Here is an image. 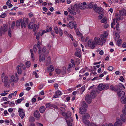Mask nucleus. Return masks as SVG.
I'll return each instance as SVG.
<instances>
[{
	"label": "nucleus",
	"mask_w": 126,
	"mask_h": 126,
	"mask_svg": "<svg viewBox=\"0 0 126 126\" xmlns=\"http://www.w3.org/2000/svg\"><path fill=\"white\" fill-rule=\"evenodd\" d=\"M90 96L93 98H95L96 96L95 91L94 90L91 91Z\"/></svg>",
	"instance_id": "nucleus-22"
},
{
	"label": "nucleus",
	"mask_w": 126,
	"mask_h": 126,
	"mask_svg": "<svg viewBox=\"0 0 126 126\" xmlns=\"http://www.w3.org/2000/svg\"><path fill=\"white\" fill-rule=\"evenodd\" d=\"M76 50V51L75 53V55L78 57L80 58L81 57V50L78 48H77Z\"/></svg>",
	"instance_id": "nucleus-14"
},
{
	"label": "nucleus",
	"mask_w": 126,
	"mask_h": 126,
	"mask_svg": "<svg viewBox=\"0 0 126 126\" xmlns=\"http://www.w3.org/2000/svg\"><path fill=\"white\" fill-rule=\"evenodd\" d=\"M20 67H22L24 70H25L26 69V67L25 65L23 63H21L20 64Z\"/></svg>",
	"instance_id": "nucleus-53"
},
{
	"label": "nucleus",
	"mask_w": 126,
	"mask_h": 126,
	"mask_svg": "<svg viewBox=\"0 0 126 126\" xmlns=\"http://www.w3.org/2000/svg\"><path fill=\"white\" fill-rule=\"evenodd\" d=\"M93 98L92 97L89 95V94H87L85 97V99L86 101L88 103H90L92 101V99Z\"/></svg>",
	"instance_id": "nucleus-13"
},
{
	"label": "nucleus",
	"mask_w": 126,
	"mask_h": 126,
	"mask_svg": "<svg viewBox=\"0 0 126 126\" xmlns=\"http://www.w3.org/2000/svg\"><path fill=\"white\" fill-rule=\"evenodd\" d=\"M86 109L83 107H81L79 110V112L81 114L85 113L86 111Z\"/></svg>",
	"instance_id": "nucleus-12"
},
{
	"label": "nucleus",
	"mask_w": 126,
	"mask_h": 126,
	"mask_svg": "<svg viewBox=\"0 0 126 126\" xmlns=\"http://www.w3.org/2000/svg\"><path fill=\"white\" fill-rule=\"evenodd\" d=\"M82 107H83L86 108H87L88 107V106L86 103L83 102V106Z\"/></svg>",
	"instance_id": "nucleus-62"
},
{
	"label": "nucleus",
	"mask_w": 126,
	"mask_h": 126,
	"mask_svg": "<svg viewBox=\"0 0 126 126\" xmlns=\"http://www.w3.org/2000/svg\"><path fill=\"white\" fill-rule=\"evenodd\" d=\"M42 52H41L40 51H39V54L40 61H43L45 60V56L47 55L48 54V52L47 51H46V48L45 47H43L42 48Z\"/></svg>",
	"instance_id": "nucleus-3"
},
{
	"label": "nucleus",
	"mask_w": 126,
	"mask_h": 126,
	"mask_svg": "<svg viewBox=\"0 0 126 126\" xmlns=\"http://www.w3.org/2000/svg\"><path fill=\"white\" fill-rule=\"evenodd\" d=\"M101 42L100 38L97 37H95L93 41L91 40H89L88 42V46L91 47L92 49L94 48L96 46L99 45H101Z\"/></svg>",
	"instance_id": "nucleus-1"
},
{
	"label": "nucleus",
	"mask_w": 126,
	"mask_h": 126,
	"mask_svg": "<svg viewBox=\"0 0 126 126\" xmlns=\"http://www.w3.org/2000/svg\"><path fill=\"white\" fill-rule=\"evenodd\" d=\"M82 4L84 5H85L86 4V3L85 2H83V4L81 3H80L79 4V6L80 8L82 10H83L85 9V8L82 5Z\"/></svg>",
	"instance_id": "nucleus-18"
},
{
	"label": "nucleus",
	"mask_w": 126,
	"mask_h": 126,
	"mask_svg": "<svg viewBox=\"0 0 126 126\" xmlns=\"http://www.w3.org/2000/svg\"><path fill=\"white\" fill-rule=\"evenodd\" d=\"M30 121L32 122H33L35 121L34 118L32 117H30L29 119Z\"/></svg>",
	"instance_id": "nucleus-45"
},
{
	"label": "nucleus",
	"mask_w": 126,
	"mask_h": 126,
	"mask_svg": "<svg viewBox=\"0 0 126 126\" xmlns=\"http://www.w3.org/2000/svg\"><path fill=\"white\" fill-rule=\"evenodd\" d=\"M45 64L46 66L49 65L51 63L50 60V58L49 56L47 57L45 61Z\"/></svg>",
	"instance_id": "nucleus-16"
},
{
	"label": "nucleus",
	"mask_w": 126,
	"mask_h": 126,
	"mask_svg": "<svg viewBox=\"0 0 126 126\" xmlns=\"http://www.w3.org/2000/svg\"><path fill=\"white\" fill-rule=\"evenodd\" d=\"M69 17L71 19V20H73L74 19V17L73 16L70 15H69Z\"/></svg>",
	"instance_id": "nucleus-64"
},
{
	"label": "nucleus",
	"mask_w": 126,
	"mask_h": 126,
	"mask_svg": "<svg viewBox=\"0 0 126 126\" xmlns=\"http://www.w3.org/2000/svg\"><path fill=\"white\" fill-rule=\"evenodd\" d=\"M60 109L61 111V112H65V109L63 107H61L60 108Z\"/></svg>",
	"instance_id": "nucleus-55"
},
{
	"label": "nucleus",
	"mask_w": 126,
	"mask_h": 126,
	"mask_svg": "<svg viewBox=\"0 0 126 126\" xmlns=\"http://www.w3.org/2000/svg\"><path fill=\"white\" fill-rule=\"evenodd\" d=\"M33 23L32 22H31L29 24L28 27L29 29H32L33 28Z\"/></svg>",
	"instance_id": "nucleus-34"
},
{
	"label": "nucleus",
	"mask_w": 126,
	"mask_h": 126,
	"mask_svg": "<svg viewBox=\"0 0 126 126\" xmlns=\"http://www.w3.org/2000/svg\"><path fill=\"white\" fill-rule=\"evenodd\" d=\"M18 111L19 113V115L20 117L22 119L25 116V113L23 110L20 108H19Z\"/></svg>",
	"instance_id": "nucleus-11"
},
{
	"label": "nucleus",
	"mask_w": 126,
	"mask_h": 126,
	"mask_svg": "<svg viewBox=\"0 0 126 126\" xmlns=\"http://www.w3.org/2000/svg\"><path fill=\"white\" fill-rule=\"evenodd\" d=\"M73 120L71 118H70L68 120H66V122L68 126H72V122L73 121Z\"/></svg>",
	"instance_id": "nucleus-20"
},
{
	"label": "nucleus",
	"mask_w": 126,
	"mask_h": 126,
	"mask_svg": "<svg viewBox=\"0 0 126 126\" xmlns=\"http://www.w3.org/2000/svg\"><path fill=\"white\" fill-rule=\"evenodd\" d=\"M85 88V86H82L80 88V91L82 92L81 94H82V92H83L84 91Z\"/></svg>",
	"instance_id": "nucleus-42"
},
{
	"label": "nucleus",
	"mask_w": 126,
	"mask_h": 126,
	"mask_svg": "<svg viewBox=\"0 0 126 126\" xmlns=\"http://www.w3.org/2000/svg\"><path fill=\"white\" fill-rule=\"evenodd\" d=\"M10 82V84L12 85H13L14 83L17 82L18 80L17 75L16 73L15 74V76L12 75L11 76Z\"/></svg>",
	"instance_id": "nucleus-4"
},
{
	"label": "nucleus",
	"mask_w": 126,
	"mask_h": 126,
	"mask_svg": "<svg viewBox=\"0 0 126 126\" xmlns=\"http://www.w3.org/2000/svg\"><path fill=\"white\" fill-rule=\"evenodd\" d=\"M122 112L125 115H126V104L124 105V108L123 109Z\"/></svg>",
	"instance_id": "nucleus-33"
},
{
	"label": "nucleus",
	"mask_w": 126,
	"mask_h": 126,
	"mask_svg": "<svg viewBox=\"0 0 126 126\" xmlns=\"http://www.w3.org/2000/svg\"><path fill=\"white\" fill-rule=\"evenodd\" d=\"M8 35L10 37H11L12 36L11 31L10 28H9L8 31Z\"/></svg>",
	"instance_id": "nucleus-44"
},
{
	"label": "nucleus",
	"mask_w": 126,
	"mask_h": 126,
	"mask_svg": "<svg viewBox=\"0 0 126 126\" xmlns=\"http://www.w3.org/2000/svg\"><path fill=\"white\" fill-rule=\"evenodd\" d=\"M54 30L55 33L56 34H58V29L57 27H54Z\"/></svg>",
	"instance_id": "nucleus-48"
},
{
	"label": "nucleus",
	"mask_w": 126,
	"mask_h": 126,
	"mask_svg": "<svg viewBox=\"0 0 126 126\" xmlns=\"http://www.w3.org/2000/svg\"><path fill=\"white\" fill-rule=\"evenodd\" d=\"M1 79L2 81L4 83L5 86L7 87L10 85V80L8 78V76L5 75L4 73H3L2 74Z\"/></svg>",
	"instance_id": "nucleus-2"
},
{
	"label": "nucleus",
	"mask_w": 126,
	"mask_h": 126,
	"mask_svg": "<svg viewBox=\"0 0 126 126\" xmlns=\"http://www.w3.org/2000/svg\"><path fill=\"white\" fill-rule=\"evenodd\" d=\"M118 96L119 97H121V99H122L125 95V93L123 91H120L117 92Z\"/></svg>",
	"instance_id": "nucleus-10"
},
{
	"label": "nucleus",
	"mask_w": 126,
	"mask_h": 126,
	"mask_svg": "<svg viewBox=\"0 0 126 126\" xmlns=\"http://www.w3.org/2000/svg\"><path fill=\"white\" fill-rule=\"evenodd\" d=\"M29 21V19L28 18H24L23 19H20V22L22 28L24 27L25 28L26 25L27 24Z\"/></svg>",
	"instance_id": "nucleus-6"
},
{
	"label": "nucleus",
	"mask_w": 126,
	"mask_h": 126,
	"mask_svg": "<svg viewBox=\"0 0 126 126\" xmlns=\"http://www.w3.org/2000/svg\"><path fill=\"white\" fill-rule=\"evenodd\" d=\"M61 113L63 116H65L66 117L68 116V114H67V113H65V112H61Z\"/></svg>",
	"instance_id": "nucleus-57"
},
{
	"label": "nucleus",
	"mask_w": 126,
	"mask_h": 126,
	"mask_svg": "<svg viewBox=\"0 0 126 126\" xmlns=\"http://www.w3.org/2000/svg\"><path fill=\"white\" fill-rule=\"evenodd\" d=\"M62 94V93L61 91L58 90L57 91L55 92V94L53 95V98H58L59 97V96L61 95Z\"/></svg>",
	"instance_id": "nucleus-8"
},
{
	"label": "nucleus",
	"mask_w": 126,
	"mask_h": 126,
	"mask_svg": "<svg viewBox=\"0 0 126 126\" xmlns=\"http://www.w3.org/2000/svg\"><path fill=\"white\" fill-rule=\"evenodd\" d=\"M46 106L47 108H49L52 107V104L48 103L46 104Z\"/></svg>",
	"instance_id": "nucleus-37"
},
{
	"label": "nucleus",
	"mask_w": 126,
	"mask_h": 126,
	"mask_svg": "<svg viewBox=\"0 0 126 126\" xmlns=\"http://www.w3.org/2000/svg\"><path fill=\"white\" fill-rule=\"evenodd\" d=\"M94 10L95 11L96 13H97L98 11V10L100 8L98 7L97 5L96 4H94L93 5Z\"/></svg>",
	"instance_id": "nucleus-21"
},
{
	"label": "nucleus",
	"mask_w": 126,
	"mask_h": 126,
	"mask_svg": "<svg viewBox=\"0 0 126 126\" xmlns=\"http://www.w3.org/2000/svg\"><path fill=\"white\" fill-rule=\"evenodd\" d=\"M72 66H71V64H70L69 65V67L68 69V70L69 71L71 70V69L72 68Z\"/></svg>",
	"instance_id": "nucleus-61"
},
{
	"label": "nucleus",
	"mask_w": 126,
	"mask_h": 126,
	"mask_svg": "<svg viewBox=\"0 0 126 126\" xmlns=\"http://www.w3.org/2000/svg\"><path fill=\"white\" fill-rule=\"evenodd\" d=\"M122 124L121 123L120 120H118L114 124V126H120Z\"/></svg>",
	"instance_id": "nucleus-24"
},
{
	"label": "nucleus",
	"mask_w": 126,
	"mask_h": 126,
	"mask_svg": "<svg viewBox=\"0 0 126 126\" xmlns=\"http://www.w3.org/2000/svg\"><path fill=\"white\" fill-rule=\"evenodd\" d=\"M122 40L121 39H120L117 41L116 43V44L118 46H120L121 44V43Z\"/></svg>",
	"instance_id": "nucleus-41"
},
{
	"label": "nucleus",
	"mask_w": 126,
	"mask_h": 126,
	"mask_svg": "<svg viewBox=\"0 0 126 126\" xmlns=\"http://www.w3.org/2000/svg\"><path fill=\"white\" fill-rule=\"evenodd\" d=\"M87 8H89V9H91L92 8L93 6V4L92 3H90L87 5Z\"/></svg>",
	"instance_id": "nucleus-36"
},
{
	"label": "nucleus",
	"mask_w": 126,
	"mask_h": 126,
	"mask_svg": "<svg viewBox=\"0 0 126 126\" xmlns=\"http://www.w3.org/2000/svg\"><path fill=\"white\" fill-rule=\"evenodd\" d=\"M83 123L85 124V126H87L88 124V120L85 121H83Z\"/></svg>",
	"instance_id": "nucleus-58"
},
{
	"label": "nucleus",
	"mask_w": 126,
	"mask_h": 126,
	"mask_svg": "<svg viewBox=\"0 0 126 126\" xmlns=\"http://www.w3.org/2000/svg\"><path fill=\"white\" fill-rule=\"evenodd\" d=\"M110 89L112 91H116V89L115 88V87L112 85L110 86Z\"/></svg>",
	"instance_id": "nucleus-49"
},
{
	"label": "nucleus",
	"mask_w": 126,
	"mask_h": 126,
	"mask_svg": "<svg viewBox=\"0 0 126 126\" xmlns=\"http://www.w3.org/2000/svg\"><path fill=\"white\" fill-rule=\"evenodd\" d=\"M120 117L121 119L123 122H125L126 121L125 115V114H122L121 115Z\"/></svg>",
	"instance_id": "nucleus-27"
},
{
	"label": "nucleus",
	"mask_w": 126,
	"mask_h": 126,
	"mask_svg": "<svg viewBox=\"0 0 126 126\" xmlns=\"http://www.w3.org/2000/svg\"><path fill=\"white\" fill-rule=\"evenodd\" d=\"M15 21H14L13 22L12 24L11 25V28L12 29H13L14 28L15 26Z\"/></svg>",
	"instance_id": "nucleus-50"
},
{
	"label": "nucleus",
	"mask_w": 126,
	"mask_h": 126,
	"mask_svg": "<svg viewBox=\"0 0 126 126\" xmlns=\"http://www.w3.org/2000/svg\"><path fill=\"white\" fill-rule=\"evenodd\" d=\"M113 69V67L112 66H110L108 67V69L110 71H112Z\"/></svg>",
	"instance_id": "nucleus-54"
},
{
	"label": "nucleus",
	"mask_w": 126,
	"mask_h": 126,
	"mask_svg": "<svg viewBox=\"0 0 126 126\" xmlns=\"http://www.w3.org/2000/svg\"><path fill=\"white\" fill-rule=\"evenodd\" d=\"M107 20L105 18H104L102 20H101V22L102 23H106L107 22Z\"/></svg>",
	"instance_id": "nucleus-52"
},
{
	"label": "nucleus",
	"mask_w": 126,
	"mask_h": 126,
	"mask_svg": "<svg viewBox=\"0 0 126 126\" xmlns=\"http://www.w3.org/2000/svg\"><path fill=\"white\" fill-rule=\"evenodd\" d=\"M61 71V73L62 74L64 75L66 73V69L65 67H63Z\"/></svg>",
	"instance_id": "nucleus-29"
},
{
	"label": "nucleus",
	"mask_w": 126,
	"mask_h": 126,
	"mask_svg": "<svg viewBox=\"0 0 126 126\" xmlns=\"http://www.w3.org/2000/svg\"><path fill=\"white\" fill-rule=\"evenodd\" d=\"M25 63V65L28 68L30 66L31 63L30 62H27Z\"/></svg>",
	"instance_id": "nucleus-38"
},
{
	"label": "nucleus",
	"mask_w": 126,
	"mask_h": 126,
	"mask_svg": "<svg viewBox=\"0 0 126 126\" xmlns=\"http://www.w3.org/2000/svg\"><path fill=\"white\" fill-rule=\"evenodd\" d=\"M40 35L41 34L40 32H39L37 34L36 36V39L37 40H39V37Z\"/></svg>",
	"instance_id": "nucleus-47"
},
{
	"label": "nucleus",
	"mask_w": 126,
	"mask_h": 126,
	"mask_svg": "<svg viewBox=\"0 0 126 126\" xmlns=\"http://www.w3.org/2000/svg\"><path fill=\"white\" fill-rule=\"evenodd\" d=\"M109 87V85L108 84H105L103 83H101L98 85V89L99 90L101 91L103 90H107Z\"/></svg>",
	"instance_id": "nucleus-5"
},
{
	"label": "nucleus",
	"mask_w": 126,
	"mask_h": 126,
	"mask_svg": "<svg viewBox=\"0 0 126 126\" xmlns=\"http://www.w3.org/2000/svg\"><path fill=\"white\" fill-rule=\"evenodd\" d=\"M106 36H105L104 34L101 35L100 36V38H101V46H102L103 44H104L106 42Z\"/></svg>",
	"instance_id": "nucleus-9"
},
{
	"label": "nucleus",
	"mask_w": 126,
	"mask_h": 126,
	"mask_svg": "<svg viewBox=\"0 0 126 126\" xmlns=\"http://www.w3.org/2000/svg\"><path fill=\"white\" fill-rule=\"evenodd\" d=\"M68 11L69 13L71 14L75 15L76 14V13L75 11L71 10L70 8H68Z\"/></svg>",
	"instance_id": "nucleus-19"
},
{
	"label": "nucleus",
	"mask_w": 126,
	"mask_h": 126,
	"mask_svg": "<svg viewBox=\"0 0 126 126\" xmlns=\"http://www.w3.org/2000/svg\"><path fill=\"white\" fill-rule=\"evenodd\" d=\"M37 45H35L33 47V50L35 52L37 51Z\"/></svg>",
	"instance_id": "nucleus-56"
},
{
	"label": "nucleus",
	"mask_w": 126,
	"mask_h": 126,
	"mask_svg": "<svg viewBox=\"0 0 126 126\" xmlns=\"http://www.w3.org/2000/svg\"><path fill=\"white\" fill-rule=\"evenodd\" d=\"M71 21H70L69 23L68 24H67L66 25V26L67 27H69L70 28L72 29L73 28V26L74 25V23H73L72 24V26H71L70 25H71Z\"/></svg>",
	"instance_id": "nucleus-35"
},
{
	"label": "nucleus",
	"mask_w": 126,
	"mask_h": 126,
	"mask_svg": "<svg viewBox=\"0 0 126 126\" xmlns=\"http://www.w3.org/2000/svg\"><path fill=\"white\" fill-rule=\"evenodd\" d=\"M46 108L44 106H42L40 107L39 111L41 113H43L46 110Z\"/></svg>",
	"instance_id": "nucleus-26"
},
{
	"label": "nucleus",
	"mask_w": 126,
	"mask_h": 126,
	"mask_svg": "<svg viewBox=\"0 0 126 126\" xmlns=\"http://www.w3.org/2000/svg\"><path fill=\"white\" fill-rule=\"evenodd\" d=\"M56 73L57 74H59L61 73V70L59 69H55Z\"/></svg>",
	"instance_id": "nucleus-46"
},
{
	"label": "nucleus",
	"mask_w": 126,
	"mask_h": 126,
	"mask_svg": "<svg viewBox=\"0 0 126 126\" xmlns=\"http://www.w3.org/2000/svg\"><path fill=\"white\" fill-rule=\"evenodd\" d=\"M33 74L35 75V76L36 78H38L39 76H38L36 72H33Z\"/></svg>",
	"instance_id": "nucleus-60"
},
{
	"label": "nucleus",
	"mask_w": 126,
	"mask_h": 126,
	"mask_svg": "<svg viewBox=\"0 0 126 126\" xmlns=\"http://www.w3.org/2000/svg\"><path fill=\"white\" fill-rule=\"evenodd\" d=\"M90 116L87 113H86L83 115L82 116V121H85L88 120L87 119L89 118Z\"/></svg>",
	"instance_id": "nucleus-15"
},
{
	"label": "nucleus",
	"mask_w": 126,
	"mask_h": 126,
	"mask_svg": "<svg viewBox=\"0 0 126 126\" xmlns=\"http://www.w3.org/2000/svg\"><path fill=\"white\" fill-rule=\"evenodd\" d=\"M67 114H68V116L66 117L67 118L70 117L71 116V114L70 112H69L67 113Z\"/></svg>",
	"instance_id": "nucleus-63"
},
{
	"label": "nucleus",
	"mask_w": 126,
	"mask_h": 126,
	"mask_svg": "<svg viewBox=\"0 0 126 126\" xmlns=\"http://www.w3.org/2000/svg\"><path fill=\"white\" fill-rule=\"evenodd\" d=\"M6 16V14L5 13H4L2 14L0 16L1 18H4Z\"/></svg>",
	"instance_id": "nucleus-43"
},
{
	"label": "nucleus",
	"mask_w": 126,
	"mask_h": 126,
	"mask_svg": "<svg viewBox=\"0 0 126 126\" xmlns=\"http://www.w3.org/2000/svg\"><path fill=\"white\" fill-rule=\"evenodd\" d=\"M102 126H113V125L111 124L110 123L109 124H106L105 125H103Z\"/></svg>",
	"instance_id": "nucleus-59"
},
{
	"label": "nucleus",
	"mask_w": 126,
	"mask_h": 126,
	"mask_svg": "<svg viewBox=\"0 0 126 126\" xmlns=\"http://www.w3.org/2000/svg\"><path fill=\"white\" fill-rule=\"evenodd\" d=\"M119 13L122 16L124 15H126V11L125 9L119 11Z\"/></svg>",
	"instance_id": "nucleus-23"
},
{
	"label": "nucleus",
	"mask_w": 126,
	"mask_h": 126,
	"mask_svg": "<svg viewBox=\"0 0 126 126\" xmlns=\"http://www.w3.org/2000/svg\"><path fill=\"white\" fill-rule=\"evenodd\" d=\"M48 69L49 72L52 71L54 70V68L52 65H50L48 67Z\"/></svg>",
	"instance_id": "nucleus-30"
},
{
	"label": "nucleus",
	"mask_w": 126,
	"mask_h": 126,
	"mask_svg": "<svg viewBox=\"0 0 126 126\" xmlns=\"http://www.w3.org/2000/svg\"><path fill=\"white\" fill-rule=\"evenodd\" d=\"M16 69L17 73L19 74H20L22 73V71L20 66L18 65L16 68Z\"/></svg>",
	"instance_id": "nucleus-25"
},
{
	"label": "nucleus",
	"mask_w": 126,
	"mask_h": 126,
	"mask_svg": "<svg viewBox=\"0 0 126 126\" xmlns=\"http://www.w3.org/2000/svg\"><path fill=\"white\" fill-rule=\"evenodd\" d=\"M39 24H38L37 25L36 24H35L34 25L33 31L34 32H35L36 29H37L39 28Z\"/></svg>",
	"instance_id": "nucleus-31"
},
{
	"label": "nucleus",
	"mask_w": 126,
	"mask_h": 126,
	"mask_svg": "<svg viewBox=\"0 0 126 126\" xmlns=\"http://www.w3.org/2000/svg\"><path fill=\"white\" fill-rule=\"evenodd\" d=\"M11 3V2L10 0H8L6 2V4L9 6V8L13 6V5Z\"/></svg>",
	"instance_id": "nucleus-28"
},
{
	"label": "nucleus",
	"mask_w": 126,
	"mask_h": 126,
	"mask_svg": "<svg viewBox=\"0 0 126 126\" xmlns=\"http://www.w3.org/2000/svg\"><path fill=\"white\" fill-rule=\"evenodd\" d=\"M34 116L36 118H39L40 117V113L39 111L38 110H36L34 113Z\"/></svg>",
	"instance_id": "nucleus-17"
},
{
	"label": "nucleus",
	"mask_w": 126,
	"mask_h": 126,
	"mask_svg": "<svg viewBox=\"0 0 126 126\" xmlns=\"http://www.w3.org/2000/svg\"><path fill=\"white\" fill-rule=\"evenodd\" d=\"M20 22L19 21H17L16 23V26H19L20 24Z\"/></svg>",
	"instance_id": "nucleus-51"
},
{
	"label": "nucleus",
	"mask_w": 126,
	"mask_h": 126,
	"mask_svg": "<svg viewBox=\"0 0 126 126\" xmlns=\"http://www.w3.org/2000/svg\"><path fill=\"white\" fill-rule=\"evenodd\" d=\"M121 101L122 103L125 104L126 103V97H125L123 99H121Z\"/></svg>",
	"instance_id": "nucleus-39"
},
{
	"label": "nucleus",
	"mask_w": 126,
	"mask_h": 126,
	"mask_svg": "<svg viewBox=\"0 0 126 126\" xmlns=\"http://www.w3.org/2000/svg\"><path fill=\"white\" fill-rule=\"evenodd\" d=\"M7 30V27L5 24L3 25V27L1 26L0 27V36H1L3 33L6 32Z\"/></svg>",
	"instance_id": "nucleus-7"
},
{
	"label": "nucleus",
	"mask_w": 126,
	"mask_h": 126,
	"mask_svg": "<svg viewBox=\"0 0 126 126\" xmlns=\"http://www.w3.org/2000/svg\"><path fill=\"white\" fill-rule=\"evenodd\" d=\"M115 41H116V40H117L120 37V36L119 34L117 32H116L115 33Z\"/></svg>",
	"instance_id": "nucleus-32"
},
{
	"label": "nucleus",
	"mask_w": 126,
	"mask_h": 126,
	"mask_svg": "<svg viewBox=\"0 0 126 126\" xmlns=\"http://www.w3.org/2000/svg\"><path fill=\"white\" fill-rule=\"evenodd\" d=\"M103 10L102 8H100L98 10V14H102L103 13Z\"/></svg>",
	"instance_id": "nucleus-40"
}]
</instances>
